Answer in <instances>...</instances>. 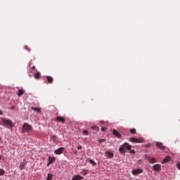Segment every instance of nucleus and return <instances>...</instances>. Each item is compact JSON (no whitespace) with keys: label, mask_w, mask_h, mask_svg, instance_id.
<instances>
[{"label":"nucleus","mask_w":180,"mask_h":180,"mask_svg":"<svg viewBox=\"0 0 180 180\" xmlns=\"http://www.w3.org/2000/svg\"><path fill=\"white\" fill-rule=\"evenodd\" d=\"M157 160L155 158H152L151 159L149 160L150 163H156Z\"/></svg>","instance_id":"6ab92c4d"},{"label":"nucleus","mask_w":180,"mask_h":180,"mask_svg":"<svg viewBox=\"0 0 180 180\" xmlns=\"http://www.w3.org/2000/svg\"><path fill=\"white\" fill-rule=\"evenodd\" d=\"M1 121L4 125H8L9 127H13V122L11 120L7 118H1Z\"/></svg>","instance_id":"7ed1b4c3"},{"label":"nucleus","mask_w":180,"mask_h":180,"mask_svg":"<svg viewBox=\"0 0 180 180\" xmlns=\"http://www.w3.org/2000/svg\"><path fill=\"white\" fill-rule=\"evenodd\" d=\"M105 155L107 158H108V159H112L114 158V153L113 152H110V150H106Z\"/></svg>","instance_id":"39448f33"},{"label":"nucleus","mask_w":180,"mask_h":180,"mask_svg":"<svg viewBox=\"0 0 180 180\" xmlns=\"http://www.w3.org/2000/svg\"><path fill=\"white\" fill-rule=\"evenodd\" d=\"M52 179H53V174L51 173H48L47 180H52Z\"/></svg>","instance_id":"412c9836"},{"label":"nucleus","mask_w":180,"mask_h":180,"mask_svg":"<svg viewBox=\"0 0 180 180\" xmlns=\"http://www.w3.org/2000/svg\"><path fill=\"white\" fill-rule=\"evenodd\" d=\"M89 162H90V163L91 165H93V166H96V162H95L94 160H93L92 159H88Z\"/></svg>","instance_id":"aec40b11"},{"label":"nucleus","mask_w":180,"mask_h":180,"mask_svg":"<svg viewBox=\"0 0 180 180\" xmlns=\"http://www.w3.org/2000/svg\"><path fill=\"white\" fill-rule=\"evenodd\" d=\"M11 110H15V105H12V107H11Z\"/></svg>","instance_id":"2f4dec72"},{"label":"nucleus","mask_w":180,"mask_h":180,"mask_svg":"<svg viewBox=\"0 0 180 180\" xmlns=\"http://www.w3.org/2000/svg\"><path fill=\"white\" fill-rule=\"evenodd\" d=\"M82 146L80 145L79 146H77V149L78 150H80V149H82Z\"/></svg>","instance_id":"473e14b6"},{"label":"nucleus","mask_w":180,"mask_h":180,"mask_svg":"<svg viewBox=\"0 0 180 180\" xmlns=\"http://www.w3.org/2000/svg\"><path fill=\"white\" fill-rule=\"evenodd\" d=\"M32 127L30 125V124H28L27 122H25L22 125V133L25 134V132H29L30 131H32Z\"/></svg>","instance_id":"f03ea898"},{"label":"nucleus","mask_w":180,"mask_h":180,"mask_svg":"<svg viewBox=\"0 0 180 180\" xmlns=\"http://www.w3.org/2000/svg\"><path fill=\"white\" fill-rule=\"evenodd\" d=\"M92 129H94L95 131H99L98 127H91Z\"/></svg>","instance_id":"393cba45"},{"label":"nucleus","mask_w":180,"mask_h":180,"mask_svg":"<svg viewBox=\"0 0 180 180\" xmlns=\"http://www.w3.org/2000/svg\"><path fill=\"white\" fill-rule=\"evenodd\" d=\"M32 110H34V111H37V112H41V108L38 107H32Z\"/></svg>","instance_id":"a211bd4d"},{"label":"nucleus","mask_w":180,"mask_h":180,"mask_svg":"<svg viewBox=\"0 0 180 180\" xmlns=\"http://www.w3.org/2000/svg\"><path fill=\"white\" fill-rule=\"evenodd\" d=\"M112 134L113 135H115V136H117V138H121V134H120V132H118V131H117L116 129H113Z\"/></svg>","instance_id":"4468645a"},{"label":"nucleus","mask_w":180,"mask_h":180,"mask_svg":"<svg viewBox=\"0 0 180 180\" xmlns=\"http://www.w3.org/2000/svg\"><path fill=\"white\" fill-rule=\"evenodd\" d=\"M24 94H25V90H23V89H18V96L19 97H21L22 96H23Z\"/></svg>","instance_id":"2eb2a0df"},{"label":"nucleus","mask_w":180,"mask_h":180,"mask_svg":"<svg viewBox=\"0 0 180 180\" xmlns=\"http://www.w3.org/2000/svg\"><path fill=\"white\" fill-rule=\"evenodd\" d=\"M55 160H56V158L49 156V162H48L47 165L49 166V165H51V163H53V162H55Z\"/></svg>","instance_id":"9b49d317"},{"label":"nucleus","mask_w":180,"mask_h":180,"mask_svg":"<svg viewBox=\"0 0 180 180\" xmlns=\"http://www.w3.org/2000/svg\"><path fill=\"white\" fill-rule=\"evenodd\" d=\"M32 69L34 70L36 69V66H32Z\"/></svg>","instance_id":"e433bc0d"},{"label":"nucleus","mask_w":180,"mask_h":180,"mask_svg":"<svg viewBox=\"0 0 180 180\" xmlns=\"http://www.w3.org/2000/svg\"><path fill=\"white\" fill-rule=\"evenodd\" d=\"M0 115H3V111L0 110Z\"/></svg>","instance_id":"c9c22d12"},{"label":"nucleus","mask_w":180,"mask_h":180,"mask_svg":"<svg viewBox=\"0 0 180 180\" xmlns=\"http://www.w3.org/2000/svg\"><path fill=\"white\" fill-rule=\"evenodd\" d=\"M129 151H130V153H133V154H134V153H136V151L134 150V149H130L129 150Z\"/></svg>","instance_id":"bb28decb"},{"label":"nucleus","mask_w":180,"mask_h":180,"mask_svg":"<svg viewBox=\"0 0 180 180\" xmlns=\"http://www.w3.org/2000/svg\"><path fill=\"white\" fill-rule=\"evenodd\" d=\"M56 121H60V122H63V124H65V118H64V117H56Z\"/></svg>","instance_id":"ddd939ff"},{"label":"nucleus","mask_w":180,"mask_h":180,"mask_svg":"<svg viewBox=\"0 0 180 180\" xmlns=\"http://www.w3.org/2000/svg\"><path fill=\"white\" fill-rule=\"evenodd\" d=\"M156 146L159 149L164 150L165 149V146H164L163 143L162 142H156Z\"/></svg>","instance_id":"6e6552de"},{"label":"nucleus","mask_w":180,"mask_h":180,"mask_svg":"<svg viewBox=\"0 0 180 180\" xmlns=\"http://www.w3.org/2000/svg\"><path fill=\"white\" fill-rule=\"evenodd\" d=\"M5 174V170L4 169H0V176H3Z\"/></svg>","instance_id":"5701e85b"},{"label":"nucleus","mask_w":180,"mask_h":180,"mask_svg":"<svg viewBox=\"0 0 180 180\" xmlns=\"http://www.w3.org/2000/svg\"><path fill=\"white\" fill-rule=\"evenodd\" d=\"M25 49H27L28 52H30V49L27 46H25Z\"/></svg>","instance_id":"7c9ffc66"},{"label":"nucleus","mask_w":180,"mask_h":180,"mask_svg":"<svg viewBox=\"0 0 180 180\" xmlns=\"http://www.w3.org/2000/svg\"><path fill=\"white\" fill-rule=\"evenodd\" d=\"M1 159V156H0V160Z\"/></svg>","instance_id":"58836bf2"},{"label":"nucleus","mask_w":180,"mask_h":180,"mask_svg":"<svg viewBox=\"0 0 180 180\" xmlns=\"http://www.w3.org/2000/svg\"><path fill=\"white\" fill-rule=\"evenodd\" d=\"M177 169L180 170V163L176 164Z\"/></svg>","instance_id":"c756f323"},{"label":"nucleus","mask_w":180,"mask_h":180,"mask_svg":"<svg viewBox=\"0 0 180 180\" xmlns=\"http://www.w3.org/2000/svg\"><path fill=\"white\" fill-rule=\"evenodd\" d=\"M86 174H87V172L84 171V176H85Z\"/></svg>","instance_id":"f704fd0d"},{"label":"nucleus","mask_w":180,"mask_h":180,"mask_svg":"<svg viewBox=\"0 0 180 180\" xmlns=\"http://www.w3.org/2000/svg\"><path fill=\"white\" fill-rule=\"evenodd\" d=\"M33 180H35V179H33Z\"/></svg>","instance_id":"ea45409f"},{"label":"nucleus","mask_w":180,"mask_h":180,"mask_svg":"<svg viewBox=\"0 0 180 180\" xmlns=\"http://www.w3.org/2000/svg\"><path fill=\"white\" fill-rule=\"evenodd\" d=\"M84 177L82 176H80L79 174H76L75 176H73L72 180H82Z\"/></svg>","instance_id":"9d476101"},{"label":"nucleus","mask_w":180,"mask_h":180,"mask_svg":"<svg viewBox=\"0 0 180 180\" xmlns=\"http://www.w3.org/2000/svg\"><path fill=\"white\" fill-rule=\"evenodd\" d=\"M26 166V163L25 162H21L19 168L20 169V170H23L25 169Z\"/></svg>","instance_id":"f3484780"},{"label":"nucleus","mask_w":180,"mask_h":180,"mask_svg":"<svg viewBox=\"0 0 180 180\" xmlns=\"http://www.w3.org/2000/svg\"><path fill=\"white\" fill-rule=\"evenodd\" d=\"M83 134H84V135H88V134H89V132H88V131H87L86 129H84V130L83 131Z\"/></svg>","instance_id":"a878e982"},{"label":"nucleus","mask_w":180,"mask_h":180,"mask_svg":"<svg viewBox=\"0 0 180 180\" xmlns=\"http://www.w3.org/2000/svg\"><path fill=\"white\" fill-rule=\"evenodd\" d=\"M101 131H106V128L105 127L101 128Z\"/></svg>","instance_id":"72a5a7b5"},{"label":"nucleus","mask_w":180,"mask_h":180,"mask_svg":"<svg viewBox=\"0 0 180 180\" xmlns=\"http://www.w3.org/2000/svg\"><path fill=\"white\" fill-rule=\"evenodd\" d=\"M129 141L131 142H135L136 143H142V142H143V139L142 138L138 139V138L132 137L129 139Z\"/></svg>","instance_id":"20e7f679"},{"label":"nucleus","mask_w":180,"mask_h":180,"mask_svg":"<svg viewBox=\"0 0 180 180\" xmlns=\"http://www.w3.org/2000/svg\"><path fill=\"white\" fill-rule=\"evenodd\" d=\"M146 146V148H150V146H151V143H147Z\"/></svg>","instance_id":"c85d7f7f"},{"label":"nucleus","mask_w":180,"mask_h":180,"mask_svg":"<svg viewBox=\"0 0 180 180\" xmlns=\"http://www.w3.org/2000/svg\"><path fill=\"white\" fill-rule=\"evenodd\" d=\"M132 146L127 142H125L123 143L122 146L120 147L119 148V152L120 153H125V149H127L128 150H130L131 149Z\"/></svg>","instance_id":"f257e3e1"},{"label":"nucleus","mask_w":180,"mask_h":180,"mask_svg":"<svg viewBox=\"0 0 180 180\" xmlns=\"http://www.w3.org/2000/svg\"><path fill=\"white\" fill-rule=\"evenodd\" d=\"M98 142L100 143L105 142V139H98Z\"/></svg>","instance_id":"cd10ccee"},{"label":"nucleus","mask_w":180,"mask_h":180,"mask_svg":"<svg viewBox=\"0 0 180 180\" xmlns=\"http://www.w3.org/2000/svg\"><path fill=\"white\" fill-rule=\"evenodd\" d=\"M153 169L155 171L160 172L161 171V165H160V164L154 165L153 166Z\"/></svg>","instance_id":"0eeeda50"},{"label":"nucleus","mask_w":180,"mask_h":180,"mask_svg":"<svg viewBox=\"0 0 180 180\" xmlns=\"http://www.w3.org/2000/svg\"><path fill=\"white\" fill-rule=\"evenodd\" d=\"M46 78L48 83H49V84H52L53 82V77H52L51 76H46Z\"/></svg>","instance_id":"f8f14e48"},{"label":"nucleus","mask_w":180,"mask_h":180,"mask_svg":"<svg viewBox=\"0 0 180 180\" xmlns=\"http://www.w3.org/2000/svg\"><path fill=\"white\" fill-rule=\"evenodd\" d=\"M143 169H134V170H132V174H134V176H136L140 173H143Z\"/></svg>","instance_id":"423d86ee"},{"label":"nucleus","mask_w":180,"mask_h":180,"mask_svg":"<svg viewBox=\"0 0 180 180\" xmlns=\"http://www.w3.org/2000/svg\"><path fill=\"white\" fill-rule=\"evenodd\" d=\"M0 141H1V136H0Z\"/></svg>","instance_id":"4c0bfd02"},{"label":"nucleus","mask_w":180,"mask_h":180,"mask_svg":"<svg viewBox=\"0 0 180 180\" xmlns=\"http://www.w3.org/2000/svg\"><path fill=\"white\" fill-rule=\"evenodd\" d=\"M40 76H41V75H40L39 72H37V73L35 74V78H36V79H39V78H40Z\"/></svg>","instance_id":"b1692460"},{"label":"nucleus","mask_w":180,"mask_h":180,"mask_svg":"<svg viewBox=\"0 0 180 180\" xmlns=\"http://www.w3.org/2000/svg\"><path fill=\"white\" fill-rule=\"evenodd\" d=\"M65 148H58V149H56L55 150V153L56 155H61V153H63V150H64Z\"/></svg>","instance_id":"1a4fd4ad"},{"label":"nucleus","mask_w":180,"mask_h":180,"mask_svg":"<svg viewBox=\"0 0 180 180\" xmlns=\"http://www.w3.org/2000/svg\"><path fill=\"white\" fill-rule=\"evenodd\" d=\"M169 160H171V156H166V158H165V159H163L162 163H167V162H169Z\"/></svg>","instance_id":"dca6fc26"},{"label":"nucleus","mask_w":180,"mask_h":180,"mask_svg":"<svg viewBox=\"0 0 180 180\" xmlns=\"http://www.w3.org/2000/svg\"><path fill=\"white\" fill-rule=\"evenodd\" d=\"M130 132L131 134H136V129H135V128H131Z\"/></svg>","instance_id":"4be33fe9"}]
</instances>
